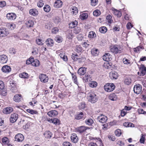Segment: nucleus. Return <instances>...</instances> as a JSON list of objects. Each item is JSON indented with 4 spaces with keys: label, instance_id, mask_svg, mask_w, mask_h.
<instances>
[{
    "label": "nucleus",
    "instance_id": "obj_35",
    "mask_svg": "<svg viewBox=\"0 0 146 146\" xmlns=\"http://www.w3.org/2000/svg\"><path fill=\"white\" fill-rule=\"evenodd\" d=\"M94 121L91 119H88L85 121V123L88 125H91L93 123Z\"/></svg>",
    "mask_w": 146,
    "mask_h": 146
},
{
    "label": "nucleus",
    "instance_id": "obj_25",
    "mask_svg": "<svg viewBox=\"0 0 146 146\" xmlns=\"http://www.w3.org/2000/svg\"><path fill=\"white\" fill-rule=\"evenodd\" d=\"M21 96L20 94H17L15 95L13 98L14 100L16 102H19L20 101V98Z\"/></svg>",
    "mask_w": 146,
    "mask_h": 146
},
{
    "label": "nucleus",
    "instance_id": "obj_13",
    "mask_svg": "<svg viewBox=\"0 0 146 146\" xmlns=\"http://www.w3.org/2000/svg\"><path fill=\"white\" fill-rule=\"evenodd\" d=\"M9 33L8 31L5 29L0 28V37H3L7 36Z\"/></svg>",
    "mask_w": 146,
    "mask_h": 146
},
{
    "label": "nucleus",
    "instance_id": "obj_55",
    "mask_svg": "<svg viewBox=\"0 0 146 146\" xmlns=\"http://www.w3.org/2000/svg\"><path fill=\"white\" fill-rule=\"evenodd\" d=\"M79 107L80 110L84 109L86 107L85 104L84 103H81L79 105Z\"/></svg>",
    "mask_w": 146,
    "mask_h": 146
},
{
    "label": "nucleus",
    "instance_id": "obj_62",
    "mask_svg": "<svg viewBox=\"0 0 146 146\" xmlns=\"http://www.w3.org/2000/svg\"><path fill=\"white\" fill-rule=\"evenodd\" d=\"M55 40L58 42H60L62 41V38L59 36H56L54 38Z\"/></svg>",
    "mask_w": 146,
    "mask_h": 146
},
{
    "label": "nucleus",
    "instance_id": "obj_14",
    "mask_svg": "<svg viewBox=\"0 0 146 146\" xmlns=\"http://www.w3.org/2000/svg\"><path fill=\"white\" fill-rule=\"evenodd\" d=\"M89 129L87 127L84 126H81L77 128V131L79 133H81L84 132L87 129Z\"/></svg>",
    "mask_w": 146,
    "mask_h": 146
},
{
    "label": "nucleus",
    "instance_id": "obj_34",
    "mask_svg": "<svg viewBox=\"0 0 146 146\" xmlns=\"http://www.w3.org/2000/svg\"><path fill=\"white\" fill-rule=\"evenodd\" d=\"M72 12L73 13V14L74 15H76L78 12V10L77 8L75 7H72L71 8Z\"/></svg>",
    "mask_w": 146,
    "mask_h": 146
},
{
    "label": "nucleus",
    "instance_id": "obj_11",
    "mask_svg": "<svg viewBox=\"0 0 146 146\" xmlns=\"http://www.w3.org/2000/svg\"><path fill=\"white\" fill-rule=\"evenodd\" d=\"M39 79L41 81L45 83L48 81V78L45 74H41L39 76Z\"/></svg>",
    "mask_w": 146,
    "mask_h": 146
},
{
    "label": "nucleus",
    "instance_id": "obj_53",
    "mask_svg": "<svg viewBox=\"0 0 146 146\" xmlns=\"http://www.w3.org/2000/svg\"><path fill=\"white\" fill-rule=\"evenodd\" d=\"M91 5L92 6H95L98 3V0H91Z\"/></svg>",
    "mask_w": 146,
    "mask_h": 146
},
{
    "label": "nucleus",
    "instance_id": "obj_33",
    "mask_svg": "<svg viewBox=\"0 0 146 146\" xmlns=\"http://www.w3.org/2000/svg\"><path fill=\"white\" fill-rule=\"evenodd\" d=\"M99 51L98 49H93L91 50V53L93 55L96 56L99 53Z\"/></svg>",
    "mask_w": 146,
    "mask_h": 146
},
{
    "label": "nucleus",
    "instance_id": "obj_48",
    "mask_svg": "<svg viewBox=\"0 0 146 146\" xmlns=\"http://www.w3.org/2000/svg\"><path fill=\"white\" fill-rule=\"evenodd\" d=\"M115 135L119 137L120 136L121 134V130L120 129H117L115 131Z\"/></svg>",
    "mask_w": 146,
    "mask_h": 146
},
{
    "label": "nucleus",
    "instance_id": "obj_56",
    "mask_svg": "<svg viewBox=\"0 0 146 146\" xmlns=\"http://www.w3.org/2000/svg\"><path fill=\"white\" fill-rule=\"evenodd\" d=\"M43 1L42 0H40L37 3V6L38 7H42L44 5Z\"/></svg>",
    "mask_w": 146,
    "mask_h": 146
},
{
    "label": "nucleus",
    "instance_id": "obj_60",
    "mask_svg": "<svg viewBox=\"0 0 146 146\" xmlns=\"http://www.w3.org/2000/svg\"><path fill=\"white\" fill-rule=\"evenodd\" d=\"M1 89V94L3 96L6 95L7 93L6 90V89L4 88L3 89Z\"/></svg>",
    "mask_w": 146,
    "mask_h": 146
},
{
    "label": "nucleus",
    "instance_id": "obj_9",
    "mask_svg": "<svg viewBox=\"0 0 146 146\" xmlns=\"http://www.w3.org/2000/svg\"><path fill=\"white\" fill-rule=\"evenodd\" d=\"M86 118L85 115L82 112H78L76 115L75 118L76 119H84Z\"/></svg>",
    "mask_w": 146,
    "mask_h": 146
},
{
    "label": "nucleus",
    "instance_id": "obj_32",
    "mask_svg": "<svg viewBox=\"0 0 146 146\" xmlns=\"http://www.w3.org/2000/svg\"><path fill=\"white\" fill-rule=\"evenodd\" d=\"M59 56L65 61H67L68 59L67 56L65 55L64 53H60L59 54Z\"/></svg>",
    "mask_w": 146,
    "mask_h": 146
},
{
    "label": "nucleus",
    "instance_id": "obj_6",
    "mask_svg": "<svg viewBox=\"0 0 146 146\" xmlns=\"http://www.w3.org/2000/svg\"><path fill=\"white\" fill-rule=\"evenodd\" d=\"M6 17L8 20H14L16 18V15L14 13H9L7 14Z\"/></svg>",
    "mask_w": 146,
    "mask_h": 146
},
{
    "label": "nucleus",
    "instance_id": "obj_7",
    "mask_svg": "<svg viewBox=\"0 0 146 146\" xmlns=\"http://www.w3.org/2000/svg\"><path fill=\"white\" fill-rule=\"evenodd\" d=\"M18 117V115L17 113H13L11 115L10 119L11 123H13L15 122L17 120Z\"/></svg>",
    "mask_w": 146,
    "mask_h": 146
},
{
    "label": "nucleus",
    "instance_id": "obj_2",
    "mask_svg": "<svg viewBox=\"0 0 146 146\" xmlns=\"http://www.w3.org/2000/svg\"><path fill=\"white\" fill-rule=\"evenodd\" d=\"M115 88V86L113 83H107L104 86L105 90L109 92L112 91Z\"/></svg>",
    "mask_w": 146,
    "mask_h": 146
},
{
    "label": "nucleus",
    "instance_id": "obj_15",
    "mask_svg": "<svg viewBox=\"0 0 146 146\" xmlns=\"http://www.w3.org/2000/svg\"><path fill=\"white\" fill-rule=\"evenodd\" d=\"M2 71L5 73H9L11 72V67L8 65H5L2 68Z\"/></svg>",
    "mask_w": 146,
    "mask_h": 146
},
{
    "label": "nucleus",
    "instance_id": "obj_8",
    "mask_svg": "<svg viewBox=\"0 0 146 146\" xmlns=\"http://www.w3.org/2000/svg\"><path fill=\"white\" fill-rule=\"evenodd\" d=\"M13 111V109L12 107H7L4 108L3 110V113L5 114H10Z\"/></svg>",
    "mask_w": 146,
    "mask_h": 146
},
{
    "label": "nucleus",
    "instance_id": "obj_30",
    "mask_svg": "<svg viewBox=\"0 0 146 146\" xmlns=\"http://www.w3.org/2000/svg\"><path fill=\"white\" fill-rule=\"evenodd\" d=\"M39 61L38 60L36 59L34 60H34L32 62V65L33 66L36 67L39 65Z\"/></svg>",
    "mask_w": 146,
    "mask_h": 146
},
{
    "label": "nucleus",
    "instance_id": "obj_63",
    "mask_svg": "<svg viewBox=\"0 0 146 146\" xmlns=\"http://www.w3.org/2000/svg\"><path fill=\"white\" fill-rule=\"evenodd\" d=\"M138 113L140 114H146V112L144 111L142 109H139L138 110Z\"/></svg>",
    "mask_w": 146,
    "mask_h": 146
},
{
    "label": "nucleus",
    "instance_id": "obj_46",
    "mask_svg": "<svg viewBox=\"0 0 146 146\" xmlns=\"http://www.w3.org/2000/svg\"><path fill=\"white\" fill-rule=\"evenodd\" d=\"M114 12L115 15H116L118 17H120L121 16V13L117 10H115Z\"/></svg>",
    "mask_w": 146,
    "mask_h": 146
},
{
    "label": "nucleus",
    "instance_id": "obj_50",
    "mask_svg": "<svg viewBox=\"0 0 146 146\" xmlns=\"http://www.w3.org/2000/svg\"><path fill=\"white\" fill-rule=\"evenodd\" d=\"M34 60V58L33 57H31L28 60H27L26 62V64H31L32 62Z\"/></svg>",
    "mask_w": 146,
    "mask_h": 146
},
{
    "label": "nucleus",
    "instance_id": "obj_44",
    "mask_svg": "<svg viewBox=\"0 0 146 146\" xmlns=\"http://www.w3.org/2000/svg\"><path fill=\"white\" fill-rule=\"evenodd\" d=\"M60 121L57 118H55L53 119V123L56 125H59L60 124Z\"/></svg>",
    "mask_w": 146,
    "mask_h": 146
},
{
    "label": "nucleus",
    "instance_id": "obj_19",
    "mask_svg": "<svg viewBox=\"0 0 146 146\" xmlns=\"http://www.w3.org/2000/svg\"><path fill=\"white\" fill-rule=\"evenodd\" d=\"M62 3L60 0H56L54 3V7L56 8H59L61 7L62 5Z\"/></svg>",
    "mask_w": 146,
    "mask_h": 146
},
{
    "label": "nucleus",
    "instance_id": "obj_51",
    "mask_svg": "<svg viewBox=\"0 0 146 146\" xmlns=\"http://www.w3.org/2000/svg\"><path fill=\"white\" fill-rule=\"evenodd\" d=\"M77 56H78V55L76 54L73 53L72 55V58L74 60L76 61L78 59H79L77 58Z\"/></svg>",
    "mask_w": 146,
    "mask_h": 146
},
{
    "label": "nucleus",
    "instance_id": "obj_40",
    "mask_svg": "<svg viewBox=\"0 0 146 146\" xmlns=\"http://www.w3.org/2000/svg\"><path fill=\"white\" fill-rule=\"evenodd\" d=\"M26 111L27 112L31 114H37L38 113L36 111L30 109H27Z\"/></svg>",
    "mask_w": 146,
    "mask_h": 146
},
{
    "label": "nucleus",
    "instance_id": "obj_58",
    "mask_svg": "<svg viewBox=\"0 0 146 146\" xmlns=\"http://www.w3.org/2000/svg\"><path fill=\"white\" fill-rule=\"evenodd\" d=\"M100 11L98 10H96L93 12V15L95 16H97L100 14Z\"/></svg>",
    "mask_w": 146,
    "mask_h": 146
},
{
    "label": "nucleus",
    "instance_id": "obj_10",
    "mask_svg": "<svg viewBox=\"0 0 146 146\" xmlns=\"http://www.w3.org/2000/svg\"><path fill=\"white\" fill-rule=\"evenodd\" d=\"M15 141L18 142H22L24 139V137L21 134L18 133L15 137Z\"/></svg>",
    "mask_w": 146,
    "mask_h": 146
},
{
    "label": "nucleus",
    "instance_id": "obj_36",
    "mask_svg": "<svg viewBox=\"0 0 146 146\" xmlns=\"http://www.w3.org/2000/svg\"><path fill=\"white\" fill-rule=\"evenodd\" d=\"M97 85V83L95 81H92L89 84V86L92 88H95L96 87Z\"/></svg>",
    "mask_w": 146,
    "mask_h": 146
},
{
    "label": "nucleus",
    "instance_id": "obj_17",
    "mask_svg": "<svg viewBox=\"0 0 146 146\" xmlns=\"http://www.w3.org/2000/svg\"><path fill=\"white\" fill-rule=\"evenodd\" d=\"M70 138L72 141L74 143H76L78 141V138L76 134L73 133L72 134Z\"/></svg>",
    "mask_w": 146,
    "mask_h": 146
},
{
    "label": "nucleus",
    "instance_id": "obj_23",
    "mask_svg": "<svg viewBox=\"0 0 146 146\" xmlns=\"http://www.w3.org/2000/svg\"><path fill=\"white\" fill-rule=\"evenodd\" d=\"M110 76L112 79H116L118 77L117 73L115 72H113L110 73Z\"/></svg>",
    "mask_w": 146,
    "mask_h": 146
},
{
    "label": "nucleus",
    "instance_id": "obj_4",
    "mask_svg": "<svg viewBox=\"0 0 146 146\" xmlns=\"http://www.w3.org/2000/svg\"><path fill=\"white\" fill-rule=\"evenodd\" d=\"M97 120L100 122L104 123H105L108 119L107 117L103 114H101L98 116L97 118Z\"/></svg>",
    "mask_w": 146,
    "mask_h": 146
},
{
    "label": "nucleus",
    "instance_id": "obj_28",
    "mask_svg": "<svg viewBox=\"0 0 146 146\" xmlns=\"http://www.w3.org/2000/svg\"><path fill=\"white\" fill-rule=\"evenodd\" d=\"M88 15L87 13H83L80 16V18L82 20H84L87 18Z\"/></svg>",
    "mask_w": 146,
    "mask_h": 146
},
{
    "label": "nucleus",
    "instance_id": "obj_52",
    "mask_svg": "<svg viewBox=\"0 0 146 146\" xmlns=\"http://www.w3.org/2000/svg\"><path fill=\"white\" fill-rule=\"evenodd\" d=\"M133 124L130 122H125L123 123V125L125 127H132Z\"/></svg>",
    "mask_w": 146,
    "mask_h": 146
},
{
    "label": "nucleus",
    "instance_id": "obj_38",
    "mask_svg": "<svg viewBox=\"0 0 146 146\" xmlns=\"http://www.w3.org/2000/svg\"><path fill=\"white\" fill-rule=\"evenodd\" d=\"M71 75L72 76V79L74 81V82L78 85V82L77 81V77L76 75L73 73H71Z\"/></svg>",
    "mask_w": 146,
    "mask_h": 146
},
{
    "label": "nucleus",
    "instance_id": "obj_49",
    "mask_svg": "<svg viewBox=\"0 0 146 146\" xmlns=\"http://www.w3.org/2000/svg\"><path fill=\"white\" fill-rule=\"evenodd\" d=\"M44 134L45 135V137L47 138H50L52 137L51 133L50 131H46Z\"/></svg>",
    "mask_w": 146,
    "mask_h": 146
},
{
    "label": "nucleus",
    "instance_id": "obj_29",
    "mask_svg": "<svg viewBox=\"0 0 146 146\" xmlns=\"http://www.w3.org/2000/svg\"><path fill=\"white\" fill-rule=\"evenodd\" d=\"M34 22L32 20L27 21L26 23V24L27 27H32L34 25Z\"/></svg>",
    "mask_w": 146,
    "mask_h": 146
},
{
    "label": "nucleus",
    "instance_id": "obj_31",
    "mask_svg": "<svg viewBox=\"0 0 146 146\" xmlns=\"http://www.w3.org/2000/svg\"><path fill=\"white\" fill-rule=\"evenodd\" d=\"M19 76L20 77L23 78H27L29 77L28 74L25 72L20 73Z\"/></svg>",
    "mask_w": 146,
    "mask_h": 146
},
{
    "label": "nucleus",
    "instance_id": "obj_45",
    "mask_svg": "<svg viewBox=\"0 0 146 146\" xmlns=\"http://www.w3.org/2000/svg\"><path fill=\"white\" fill-rule=\"evenodd\" d=\"M2 142L3 144L8 145L9 143L8 139L6 137H4L2 139Z\"/></svg>",
    "mask_w": 146,
    "mask_h": 146
},
{
    "label": "nucleus",
    "instance_id": "obj_24",
    "mask_svg": "<svg viewBox=\"0 0 146 146\" xmlns=\"http://www.w3.org/2000/svg\"><path fill=\"white\" fill-rule=\"evenodd\" d=\"M78 22L76 21H72L69 23V25L70 28H72L75 27L78 25Z\"/></svg>",
    "mask_w": 146,
    "mask_h": 146
},
{
    "label": "nucleus",
    "instance_id": "obj_12",
    "mask_svg": "<svg viewBox=\"0 0 146 146\" xmlns=\"http://www.w3.org/2000/svg\"><path fill=\"white\" fill-rule=\"evenodd\" d=\"M8 60V57L6 55L3 54L0 56V62L1 63L3 64L6 63Z\"/></svg>",
    "mask_w": 146,
    "mask_h": 146
},
{
    "label": "nucleus",
    "instance_id": "obj_47",
    "mask_svg": "<svg viewBox=\"0 0 146 146\" xmlns=\"http://www.w3.org/2000/svg\"><path fill=\"white\" fill-rule=\"evenodd\" d=\"M36 42L38 45H42L44 44V41L40 39H36Z\"/></svg>",
    "mask_w": 146,
    "mask_h": 146
},
{
    "label": "nucleus",
    "instance_id": "obj_43",
    "mask_svg": "<svg viewBox=\"0 0 146 146\" xmlns=\"http://www.w3.org/2000/svg\"><path fill=\"white\" fill-rule=\"evenodd\" d=\"M44 11L46 12H48L50 10V6L48 5H46L43 8Z\"/></svg>",
    "mask_w": 146,
    "mask_h": 146
},
{
    "label": "nucleus",
    "instance_id": "obj_1",
    "mask_svg": "<svg viewBox=\"0 0 146 146\" xmlns=\"http://www.w3.org/2000/svg\"><path fill=\"white\" fill-rule=\"evenodd\" d=\"M88 101L92 103H95L98 100V98L94 93L91 92L88 95Z\"/></svg>",
    "mask_w": 146,
    "mask_h": 146
},
{
    "label": "nucleus",
    "instance_id": "obj_64",
    "mask_svg": "<svg viewBox=\"0 0 146 146\" xmlns=\"http://www.w3.org/2000/svg\"><path fill=\"white\" fill-rule=\"evenodd\" d=\"M80 31V29L78 27L74 29V32L76 34L78 33Z\"/></svg>",
    "mask_w": 146,
    "mask_h": 146
},
{
    "label": "nucleus",
    "instance_id": "obj_16",
    "mask_svg": "<svg viewBox=\"0 0 146 146\" xmlns=\"http://www.w3.org/2000/svg\"><path fill=\"white\" fill-rule=\"evenodd\" d=\"M86 68L85 67H81L78 70V74L80 75H83L86 73Z\"/></svg>",
    "mask_w": 146,
    "mask_h": 146
},
{
    "label": "nucleus",
    "instance_id": "obj_54",
    "mask_svg": "<svg viewBox=\"0 0 146 146\" xmlns=\"http://www.w3.org/2000/svg\"><path fill=\"white\" fill-rule=\"evenodd\" d=\"M142 48V47L141 46H138L136 48H134V51L136 53H138L140 50V49Z\"/></svg>",
    "mask_w": 146,
    "mask_h": 146
},
{
    "label": "nucleus",
    "instance_id": "obj_42",
    "mask_svg": "<svg viewBox=\"0 0 146 146\" xmlns=\"http://www.w3.org/2000/svg\"><path fill=\"white\" fill-rule=\"evenodd\" d=\"M112 16L109 15H108L106 17V19L108 22L110 23H111L113 21L112 19Z\"/></svg>",
    "mask_w": 146,
    "mask_h": 146
},
{
    "label": "nucleus",
    "instance_id": "obj_37",
    "mask_svg": "<svg viewBox=\"0 0 146 146\" xmlns=\"http://www.w3.org/2000/svg\"><path fill=\"white\" fill-rule=\"evenodd\" d=\"M9 86L11 88H13L14 89H15V88H16V84L13 81H11L9 82ZM16 90V89H15Z\"/></svg>",
    "mask_w": 146,
    "mask_h": 146
},
{
    "label": "nucleus",
    "instance_id": "obj_22",
    "mask_svg": "<svg viewBox=\"0 0 146 146\" xmlns=\"http://www.w3.org/2000/svg\"><path fill=\"white\" fill-rule=\"evenodd\" d=\"M46 43L48 46H52L53 45V41L51 38H48L46 41Z\"/></svg>",
    "mask_w": 146,
    "mask_h": 146
},
{
    "label": "nucleus",
    "instance_id": "obj_59",
    "mask_svg": "<svg viewBox=\"0 0 146 146\" xmlns=\"http://www.w3.org/2000/svg\"><path fill=\"white\" fill-rule=\"evenodd\" d=\"M63 146H72V144L68 142H64L62 144Z\"/></svg>",
    "mask_w": 146,
    "mask_h": 146
},
{
    "label": "nucleus",
    "instance_id": "obj_26",
    "mask_svg": "<svg viewBox=\"0 0 146 146\" xmlns=\"http://www.w3.org/2000/svg\"><path fill=\"white\" fill-rule=\"evenodd\" d=\"M88 37L89 38H92L96 37V34L93 31H91L89 33Z\"/></svg>",
    "mask_w": 146,
    "mask_h": 146
},
{
    "label": "nucleus",
    "instance_id": "obj_27",
    "mask_svg": "<svg viewBox=\"0 0 146 146\" xmlns=\"http://www.w3.org/2000/svg\"><path fill=\"white\" fill-rule=\"evenodd\" d=\"M131 78L128 77H126L124 81V83L127 85H129L131 83Z\"/></svg>",
    "mask_w": 146,
    "mask_h": 146
},
{
    "label": "nucleus",
    "instance_id": "obj_3",
    "mask_svg": "<svg viewBox=\"0 0 146 146\" xmlns=\"http://www.w3.org/2000/svg\"><path fill=\"white\" fill-rule=\"evenodd\" d=\"M121 49L120 47L119 46H114L110 48V50L111 52L114 54H116L121 52Z\"/></svg>",
    "mask_w": 146,
    "mask_h": 146
},
{
    "label": "nucleus",
    "instance_id": "obj_20",
    "mask_svg": "<svg viewBox=\"0 0 146 146\" xmlns=\"http://www.w3.org/2000/svg\"><path fill=\"white\" fill-rule=\"evenodd\" d=\"M111 55L109 53H106L103 56V59L104 60L107 62L110 60Z\"/></svg>",
    "mask_w": 146,
    "mask_h": 146
},
{
    "label": "nucleus",
    "instance_id": "obj_61",
    "mask_svg": "<svg viewBox=\"0 0 146 146\" xmlns=\"http://www.w3.org/2000/svg\"><path fill=\"white\" fill-rule=\"evenodd\" d=\"M58 31V29L57 27H54L52 29V33L53 34L57 33Z\"/></svg>",
    "mask_w": 146,
    "mask_h": 146
},
{
    "label": "nucleus",
    "instance_id": "obj_5",
    "mask_svg": "<svg viewBox=\"0 0 146 146\" xmlns=\"http://www.w3.org/2000/svg\"><path fill=\"white\" fill-rule=\"evenodd\" d=\"M133 90L134 92L137 94L140 93L142 90V86L139 84L135 85L134 87Z\"/></svg>",
    "mask_w": 146,
    "mask_h": 146
},
{
    "label": "nucleus",
    "instance_id": "obj_18",
    "mask_svg": "<svg viewBox=\"0 0 146 146\" xmlns=\"http://www.w3.org/2000/svg\"><path fill=\"white\" fill-rule=\"evenodd\" d=\"M58 114V112L55 110H52L47 113V115L51 117H55Z\"/></svg>",
    "mask_w": 146,
    "mask_h": 146
},
{
    "label": "nucleus",
    "instance_id": "obj_21",
    "mask_svg": "<svg viewBox=\"0 0 146 146\" xmlns=\"http://www.w3.org/2000/svg\"><path fill=\"white\" fill-rule=\"evenodd\" d=\"M29 13L33 16H35L38 14V12L36 9H32L29 10Z\"/></svg>",
    "mask_w": 146,
    "mask_h": 146
},
{
    "label": "nucleus",
    "instance_id": "obj_57",
    "mask_svg": "<svg viewBox=\"0 0 146 146\" xmlns=\"http://www.w3.org/2000/svg\"><path fill=\"white\" fill-rule=\"evenodd\" d=\"M140 71L138 72V74L139 76H144L146 73L141 69H140Z\"/></svg>",
    "mask_w": 146,
    "mask_h": 146
},
{
    "label": "nucleus",
    "instance_id": "obj_39",
    "mask_svg": "<svg viewBox=\"0 0 146 146\" xmlns=\"http://www.w3.org/2000/svg\"><path fill=\"white\" fill-rule=\"evenodd\" d=\"M109 98L110 100L113 101L116 100L117 99L116 96L115 94H110L109 96Z\"/></svg>",
    "mask_w": 146,
    "mask_h": 146
},
{
    "label": "nucleus",
    "instance_id": "obj_41",
    "mask_svg": "<svg viewBox=\"0 0 146 146\" xmlns=\"http://www.w3.org/2000/svg\"><path fill=\"white\" fill-rule=\"evenodd\" d=\"M107 29L106 27H102L99 29L100 31L102 33H104L106 32Z\"/></svg>",
    "mask_w": 146,
    "mask_h": 146
}]
</instances>
